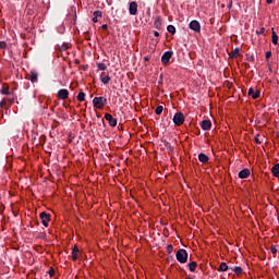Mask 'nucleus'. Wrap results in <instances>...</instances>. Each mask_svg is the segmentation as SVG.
Here are the masks:
<instances>
[{"mask_svg": "<svg viewBox=\"0 0 279 279\" xmlns=\"http://www.w3.org/2000/svg\"><path fill=\"white\" fill-rule=\"evenodd\" d=\"M218 271H228V264L222 262L218 268Z\"/></svg>", "mask_w": 279, "mask_h": 279, "instance_id": "aec40b11", "label": "nucleus"}, {"mask_svg": "<svg viewBox=\"0 0 279 279\" xmlns=\"http://www.w3.org/2000/svg\"><path fill=\"white\" fill-rule=\"evenodd\" d=\"M66 49H69V46H66V45L61 46V51H66Z\"/></svg>", "mask_w": 279, "mask_h": 279, "instance_id": "72a5a7b5", "label": "nucleus"}, {"mask_svg": "<svg viewBox=\"0 0 279 279\" xmlns=\"http://www.w3.org/2000/svg\"><path fill=\"white\" fill-rule=\"evenodd\" d=\"M101 27L102 29H108V24H104Z\"/></svg>", "mask_w": 279, "mask_h": 279, "instance_id": "79ce46f5", "label": "nucleus"}, {"mask_svg": "<svg viewBox=\"0 0 279 279\" xmlns=\"http://www.w3.org/2000/svg\"><path fill=\"white\" fill-rule=\"evenodd\" d=\"M75 64H80V60L76 59V60H75Z\"/></svg>", "mask_w": 279, "mask_h": 279, "instance_id": "a18cd8bd", "label": "nucleus"}, {"mask_svg": "<svg viewBox=\"0 0 279 279\" xmlns=\"http://www.w3.org/2000/svg\"><path fill=\"white\" fill-rule=\"evenodd\" d=\"M172 121H173L174 125L180 128V125L184 124V113H182V112L174 113Z\"/></svg>", "mask_w": 279, "mask_h": 279, "instance_id": "7ed1b4c3", "label": "nucleus"}, {"mask_svg": "<svg viewBox=\"0 0 279 279\" xmlns=\"http://www.w3.org/2000/svg\"><path fill=\"white\" fill-rule=\"evenodd\" d=\"M265 34V27H262L259 32H257V35Z\"/></svg>", "mask_w": 279, "mask_h": 279, "instance_id": "c9c22d12", "label": "nucleus"}, {"mask_svg": "<svg viewBox=\"0 0 279 279\" xmlns=\"http://www.w3.org/2000/svg\"><path fill=\"white\" fill-rule=\"evenodd\" d=\"M255 142L257 143V145H260V140H258V135L255 136Z\"/></svg>", "mask_w": 279, "mask_h": 279, "instance_id": "4c0bfd02", "label": "nucleus"}, {"mask_svg": "<svg viewBox=\"0 0 279 279\" xmlns=\"http://www.w3.org/2000/svg\"><path fill=\"white\" fill-rule=\"evenodd\" d=\"M77 254H80V248L77 246H73L72 248V260H77Z\"/></svg>", "mask_w": 279, "mask_h": 279, "instance_id": "dca6fc26", "label": "nucleus"}, {"mask_svg": "<svg viewBox=\"0 0 279 279\" xmlns=\"http://www.w3.org/2000/svg\"><path fill=\"white\" fill-rule=\"evenodd\" d=\"M248 62H254V56L247 58Z\"/></svg>", "mask_w": 279, "mask_h": 279, "instance_id": "58836bf2", "label": "nucleus"}, {"mask_svg": "<svg viewBox=\"0 0 279 279\" xmlns=\"http://www.w3.org/2000/svg\"><path fill=\"white\" fill-rule=\"evenodd\" d=\"M105 119L106 121H108V124L110 125V128H117V119L112 117V114L106 113Z\"/></svg>", "mask_w": 279, "mask_h": 279, "instance_id": "6e6552de", "label": "nucleus"}, {"mask_svg": "<svg viewBox=\"0 0 279 279\" xmlns=\"http://www.w3.org/2000/svg\"><path fill=\"white\" fill-rule=\"evenodd\" d=\"M145 62H149V57H144Z\"/></svg>", "mask_w": 279, "mask_h": 279, "instance_id": "c03bdc74", "label": "nucleus"}, {"mask_svg": "<svg viewBox=\"0 0 279 279\" xmlns=\"http://www.w3.org/2000/svg\"><path fill=\"white\" fill-rule=\"evenodd\" d=\"M93 22H94V23H98V22H99V20H98V17H97L96 15H94Z\"/></svg>", "mask_w": 279, "mask_h": 279, "instance_id": "e433bc0d", "label": "nucleus"}, {"mask_svg": "<svg viewBox=\"0 0 279 279\" xmlns=\"http://www.w3.org/2000/svg\"><path fill=\"white\" fill-rule=\"evenodd\" d=\"M201 128L204 130V132H208V130L213 128V122H210V120H203L201 122Z\"/></svg>", "mask_w": 279, "mask_h": 279, "instance_id": "9d476101", "label": "nucleus"}, {"mask_svg": "<svg viewBox=\"0 0 279 279\" xmlns=\"http://www.w3.org/2000/svg\"><path fill=\"white\" fill-rule=\"evenodd\" d=\"M97 69L98 71H106L108 66H106V63H97Z\"/></svg>", "mask_w": 279, "mask_h": 279, "instance_id": "a878e982", "label": "nucleus"}, {"mask_svg": "<svg viewBox=\"0 0 279 279\" xmlns=\"http://www.w3.org/2000/svg\"><path fill=\"white\" fill-rule=\"evenodd\" d=\"M3 106H5V99H3V100L0 102V108H3Z\"/></svg>", "mask_w": 279, "mask_h": 279, "instance_id": "ea45409f", "label": "nucleus"}, {"mask_svg": "<svg viewBox=\"0 0 279 279\" xmlns=\"http://www.w3.org/2000/svg\"><path fill=\"white\" fill-rule=\"evenodd\" d=\"M187 266L190 271H195L197 269V262H191Z\"/></svg>", "mask_w": 279, "mask_h": 279, "instance_id": "5701e85b", "label": "nucleus"}, {"mask_svg": "<svg viewBox=\"0 0 279 279\" xmlns=\"http://www.w3.org/2000/svg\"><path fill=\"white\" fill-rule=\"evenodd\" d=\"M48 274H49L50 278H53V276H56V269L50 268Z\"/></svg>", "mask_w": 279, "mask_h": 279, "instance_id": "7c9ffc66", "label": "nucleus"}, {"mask_svg": "<svg viewBox=\"0 0 279 279\" xmlns=\"http://www.w3.org/2000/svg\"><path fill=\"white\" fill-rule=\"evenodd\" d=\"M167 252H168V254H171V252H173V245H168V247H167Z\"/></svg>", "mask_w": 279, "mask_h": 279, "instance_id": "473e14b6", "label": "nucleus"}, {"mask_svg": "<svg viewBox=\"0 0 279 279\" xmlns=\"http://www.w3.org/2000/svg\"><path fill=\"white\" fill-rule=\"evenodd\" d=\"M165 110V107L162 106H158L156 109H155V113L156 114H162V111Z\"/></svg>", "mask_w": 279, "mask_h": 279, "instance_id": "bb28decb", "label": "nucleus"}, {"mask_svg": "<svg viewBox=\"0 0 279 279\" xmlns=\"http://www.w3.org/2000/svg\"><path fill=\"white\" fill-rule=\"evenodd\" d=\"M198 160H199V162L206 163V162H208L209 158H208V156L206 154L201 153L198 155Z\"/></svg>", "mask_w": 279, "mask_h": 279, "instance_id": "f3484780", "label": "nucleus"}, {"mask_svg": "<svg viewBox=\"0 0 279 279\" xmlns=\"http://www.w3.org/2000/svg\"><path fill=\"white\" fill-rule=\"evenodd\" d=\"M8 47V44L5 41H0V49H5Z\"/></svg>", "mask_w": 279, "mask_h": 279, "instance_id": "2f4dec72", "label": "nucleus"}, {"mask_svg": "<svg viewBox=\"0 0 279 279\" xmlns=\"http://www.w3.org/2000/svg\"><path fill=\"white\" fill-rule=\"evenodd\" d=\"M0 93L1 95H10V85H8V83H4L2 85Z\"/></svg>", "mask_w": 279, "mask_h": 279, "instance_id": "4468645a", "label": "nucleus"}, {"mask_svg": "<svg viewBox=\"0 0 279 279\" xmlns=\"http://www.w3.org/2000/svg\"><path fill=\"white\" fill-rule=\"evenodd\" d=\"M269 58H271V51L266 52V60H269Z\"/></svg>", "mask_w": 279, "mask_h": 279, "instance_id": "f704fd0d", "label": "nucleus"}, {"mask_svg": "<svg viewBox=\"0 0 279 279\" xmlns=\"http://www.w3.org/2000/svg\"><path fill=\"white\" fill-rule=\"evenodd\" d=\"M266 2H267L268 4H271V3H274V0H266Z\"/></svg>", "mask_w": 279, "mask_h": 279, "instance_id": "37998d69", "label": "nucleus"}, {"mask_svg": "<svg viewBox=\"0 0 279 279\" xmlns=\"http://www.w3.org/2000/svg\"><path fill=\"white\" fill-rule=\"evenodd\" d=\"M154 26L156 27V29H160V27H162V17L157 16L154 22Z\"/></svg>", "mask_w": 279, "mask_h": 279, "instance_id": "2eb2a0df", "label": "nucleus"}, {"mask_svg": "<svg viewBox=\"0 0 279 279\" xmlns=\"http://www.w3.org/2000/svg\"><path fill=\"white\" fill-rule=\"evenodd\" d=\"M248 97H252V99H258V97H260V90H254V88L250 87Z\"/></svg>", "mask_w": 279, "mask_h": 279, "instance_id": "f8f14e48", "label": "nucleus"}, {"mask_svg": "<svg viewBox=\"0 0 279 279\" xmlns=\"http://www.w3.org/2000/svg\"><path fill=\"white\" fill-rule=\"evenodd\" d=\"M186 279H193V278H191V277H187Z\"/></svg>", "mask_w": 279, "mask_h": 279, "instance_id": "49530a36", "label": "nucleus"}, {"mask_svg": "<svg viewBox=\"0 0 279 279\" xmlns=\"http://www.w3.org/2000/svg\"><path fill=\"white\" fill-rule=\"evenodd\" d=\"M272 45H278V34H276V31L272 28V39H271Z\"/></svg>", "mask_w": 279, "mask_h": 279, "instance_id": "4be33fe9", "label": "nucleus"}, {"mask_svg": "<svg viewBox=\"0 0 279 279\" xmlns=\"http://www.w3.org/2000/svg\"><path fill=\"white\" fill-rule=\"evenodd\" d=\"M129 12L131 14V16H136V14H138V3L136 2H131L130 7H129Z\"/></svg>", "mask_w": 279, "mask_h": 279, "instance_id": "0eeeda50", "label": "nucleus"}, {"mask_svg": "<svg viewBox=\"0 0 279 279\" xmlns=\"http://www.w3.org/2000/svg\"><path fill=\"white\" fill-rule=\"evenodd\" d=\"M171 58H173V51L169 50V51H166L162 56H161V63L167 65Z\"/></svg>", "mask_w": 279, "mask_h": 279, "instance_id": "423d86ee", "label": "nucleus"}, {"mask_svg": "<svg viewBox=\"0 0 279 279\" xmlns=\"http://www.w3.org/2000/svg\"><path fill=\"white\" fill-rule=\"evenodd\" d=\"M94 16H96L98 19L99 17L101 19V16H104V13L101 11L97 10V11L94 12Z\"/></svg>", "mask_w": 279, "mask_h": 279, "instance_id": "c85d7f7f", "label": "nucleus"}, {"mask_svg": "<svg viewBox=\"0 0 279 279\" xmlns=\"http://www.w3.org/2000/svg\"><path fill=\"white\" fill-rule=\"evenodd\" d=\"M28 76V80L32 82V84H36L38 82V72H36L35 70H32Z\"/></svg>", "mask_w": 279, "mask_h": 279, "instance_id": "9b49d317", "label": "nucleus"}, {"mask_svg": "<svg viewBox=\"0 0 279 279\" xmlns=\"http://www.w3.org/2000/svg\"><path fill=\"white\" fill-rule=\"evenodd\" d=\"M167 29H168L169 34H172V35L175 34V26L168 25Z\"/></svg>", "mask_w": 279, "mask_h": 279, "instance_id": "cd10ccee", "label": "nucleus"}, {"mask_svg": "<svg viewBox=\"0 0 279 279\" xmlns=\"http://www.w3.org/2000/svg\"><path fill=\"white\" fill-rule=\"evenodd\" d=\"M239 56H241V49L235 48V49L231 52V58H239Z\"/></svg>", "mask_w": 279, "mask_h": 279, "instance_id": "6ab92c4d", "label": "nucleus"}, {"mask_svg": "<svg viewBox=\"0 0 279 279\" xmlns=\"http://www.w3.org/2000/svg\"><path fill=\"white\" fill-rule=\"evenodd\" d=\"M154 36H156V38H158V36H160V33H158V31H155Z\"/></svg>", "mask_w": 279, "mask_h": 279, "instance_id": "a19ab883", "label": "nucleus"}, {"mask_svg": "<svg viewBox=\"0 0 279 279\" xmlns=\"http://www.w3.org/2000/svg\"><path fill=\"white\" fill-rule=\"evenodd\" d=\"M238 178H240V180H245V178H250V169L245 168L241 170L238 174Z\"/></svg>", "mask_w": 279, "mask_h": 279, "instance_id": "ddd939ff", "label": "nucleus"}, {"mask_svg": "<svg viewBox=\"0 0 279 279\" xmlns=\"http://www.w3.org/2000/svg\"><path fill=\"white\" fill-rule=\"evenodd\" d=\"M57 97L58 99H61L62 101H64V99H69V89H60L57 93Z\"/></svg>", "mask_w": 279, "mask_h": 279, "instance_id": "1a4fd4ad", "label": "nucleus"}, {"mask_svg": "<svg viewBox=\"0 0 279 279\" xmlns=\"http://www.w3.org/2000/svg\"><path fill=\"white\" fill-rule=\"evenodd\" d=\"M39 218L41 219L43 226H45V228H47L49 226V221H51V215L47 214V211H43L39 215Z\"/></svg>", "mask_w": 279, "mask_h": 279, "instance_id": "39448f33", "label": "nucleus"}, {"mask_svg": "<svg viewBox=\"0 0 279 279\" xmlns=\"http://www.w3.org/2000/svg\"><path fill=\"white\" fill-rule=\"evenodd\" d=\"M232 270L236 276H241V274H243V268L241 266H235Z\"/></svg>", "mask_w": 279, "mask_h": 279, "instance_id": "412c9836", "label": "nucleus"}, {"mask_svg": "<svg viewBox=\"0 0 279 279\" xmlns=\"http://www.w3.org/2000/svg\"><path fill=\"white\" fill-rule=\"evenodd\" d=\"M108 104V99L106 97H95L93 99V106L94 108H98V110H104V107H106Z\"/></svg>", "mask_w": 279, "mask_h": 279, "instance_id": "f257e3e1", "label": "nucleus"}, {"mask_svg": "<svg viewBox=\"0 0 279 279\" xmlns=\"http://www.w3.org/2000/svg\"><path fill=\"white\" fill-rule=\"evenodd\" d=\"M270 252L271 254H278V248L276 247V245L270 246Z\"/></svg>", "mask_w": 279, "mask_h": 279, "instance_id": "c756f323", "label": "nucleus"}, {"mask_svg": "<svg viewBox=\"0 0 279 279\" xmlns=\"http://www.w3.org/2000/svg\"><path fill=\"white\" fill-rule=\"evenodd\" d=\"M77 101H84L86 99V94L84 92L78 93L76 96Z\"/></svg>", "mask_w": 279, "mask_h": 279, "instance_id": "b1692460", "label": "nucleus"}, {"mask_svg": "<svg viewBox=\"0 0 279 279\" xmlns=\"http://www.w3.org/2000/svg\"><path fill=\"white\" fill-rule=\"evenodd\" d=\"M175 258L179 263L184 264L189 260V253L184 248H180Z\"/></svg>", "mask_w": 279, "mask_h": 279, "instance_id": "f03ea898", "label": "nucleus"}, {"mask_svg": "<svg viewBox=\"0 0 279 279\" xmlns=\"http://www.w3.org/2000/svg\"><path fill=\"white\" fill-rule=\"evenodd\" d=\"M100 82H102V84H110V76L106 75L100 77Z\"/></svg>", "mask_w": 279, "mask_h": 279, "instance_id": "393cba45", "label": "nucleus"}, {"mask_svg": "<svg viewBox=\"0 0 279 279\" xmlns=\"http://www.w3.org/2000/svg\"><path fill=\"white\" fill-rule=\"evenodd\" d=\"M189 27L190 29H192V32H196V34H199V32H202V24H199L197 20L191 21Z\"/></svg>", "mask_w": 279, "mask_h": 279, "instance_id": "20e7f679", "label": "nucleus"}, {"mask_svg": "<svg viewBox=\"0 0 279 279\" xmlns=\"http://www.w3.org/2000/svg\"><path fill=\"white\" fill-rule=\"evenodd\" d=\"M271 173L275 178H279V163L275 165L272 168H271Z\"/></svg>", "mask_w": 279, "mask_h": 279, "instance_id": "a211bd4d", "label": "nucleus"}]
</instances>
